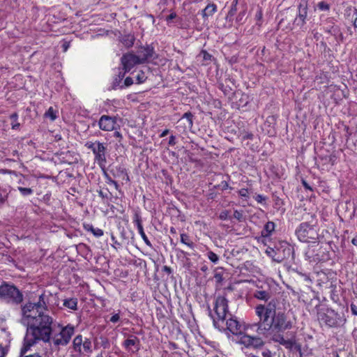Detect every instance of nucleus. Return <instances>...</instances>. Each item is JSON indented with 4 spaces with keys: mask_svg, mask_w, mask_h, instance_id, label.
Segmentation results:
<instances>
[{
    "mask_svg": "<svg viewBox=\"0 0 357 357\" xmlns=\"http://www.w3.org/2000/svg\"><path fill=\"white\" fill-rule=\"evenodd\" d=\"M277 301L271 299L266 304L257 305L255 307V313L259 318L257 324V332L264 337L270 336V339L276 343L291 349L294 341L286 339L283 335L287 330L293 327V322L287 315L282 312H276Z\"/></svg>",
    "mask_w": 357,
    "mask_h": 357,
    "instance_id": "nucleus-1",
    "label": "nucleus"
},
{
    "mask_svg": "<svg viewBox=\"0 0 357 357\" xmlns=\"http://www.w3.org/2000/svg\"><path fill=\"white\" fill-rule=\"evenodd\" d=\"M53 318L46 312L27 326L22 354L26 353L36 341L48 342L52 332Z\"/></svg>",
    "mask_w": 357,
    "mask_h": 357,
    "instance_id": "nucleus-2",
    "label": "nucleus"
},
{
    "mask_svg": "<svg viewBox=\"0 0 357 357\" xmlns=\"http://www.w3.org/2000/svg\"><path fill=\"white\" fill-rule=\"evenodd\" d=\"M47 309V298L45 294L39 296L37 302L28 301L21 305L20 322L28 326L36 319L43 314Z\"/></svg>",
    "mask_w": 357,
    "mask_h": 357,
    "instance_id": "nucleus-3",
    "label": "nucleus"
},
{
    "mask_svg": "<svg viewBox=\"0 0 357 357\" xmlns=\"http://www.w3.org/2000/svg\"><path fill=\"white\" fill-rule=\"evenodd\" d=\"M296 235L301 242L316 243L319 239L317 227L307 222H303L296 229Z\"/></svg>",
    "mask_w": 357,
    "mask_h": 357,
    "instance_id": "nucleus-4",
    "label": "nucleus"
},
{
    "mask_svg": "<svg viewBox=\"0 0 357 357\" xmlns=\"http://www.w3.org/2000/svg\"><path fill=\"white\" fill-rule=\"evenodd\" d=\"M85 146L91 149L94 155L95 161L102 169H105L107 163V146L99 141L87 142Z\"/></svg>",
    "mask_w": 357,
    "mask_h": 357,
    "instance_id": "nucleus-5",
    "label": "nucleus"
},
{
    "mask_svg": "<svg viewBox=\"0 0 357 357\" xmlns=\"http://www.w3.org/2000/svg\"><path fill=\"white\" fill-rule=\"evenodd\" d=\"M0 297L9 302L20 303L23 300V295L14 285L3 284L0 286Z\"/></svg>",
    "mask_w": 357,
    "mask_h": 357,
    "instance_id": "nucleus-6",
    "label": "nucleus"
},
{
    "mask_svg": "<svg viewBox=\"0 0 357 357\" xmlns=\"http://www.w3.org/2000/svg\"><path fill=\"white\" fill-rule=\"evenodd\" d=\"M214 311L216 317H213V324L216 326L219 321L223 322L228 314V301L223 296H218L215 298Z\"/></svg>",
    "mask_w": 357,
    "mask_h": 357,
    "instance_id": "nucleus-7",
    "label": "nucleus"
},
{
    "mask_svg": "<svg viewBox=\"0 0 357 357\" xmlns=\"http://www.w3.org/2000/svg\"><path fill=\"white\" fill-rule=\"evenodd\" d=\"M317 318L320 322L324 323L329 327H336L338 325V314L335 310L326 308L318 312Z\"/></svg>",
    "mask_w": 357,
    "mask_h": 357,
    "instance_id": "nucleus-8",
    "label": "nucleus"
},
{
    "mask_svg": "<svg viewBox=\"0 0 357 357\" xmlns=\"http://www.w3.org/2000/svg\"><path fill=\"white\" fill-rule=\"evenodd\" d=\"M75 333V327L68 324L63 327L59 333L56 334L53 337V342L55 345H66L70 340Z\"/></svg>",
    "mask_w": 357,
    "mask_h": 357,
    "instance_id": "nucleus-9",
    "label": "nucleus"
},
{
    "mask_svg": "<svg viewBox=\"0 0 357 357\" xmlns=\"http://www.w3.org/2000/svg\"><path fill=\"white\" fill-rule=\"evenodd\" d=\"M116 116L102 115L98 121L99 128L103 131H113L119 128Z\"/></svg>",
    "mask_w": 357,
    "mask_h": 357,
    "instance_id": "nucleus-10",
    "label": "nucleus"
},
{
    "mask_svg": "<svg viewBox=\"0 0 357 357\" xmlns=\"http://www.w3.org/2000/svg\"><path fill=\"white\" fill-rule=\"evenodd\" d=\"M240 343L246 347H252L254 349H259L265 344L264 341L260 337L249 335H243L241 337Z\"/></svg>",
    "mask_w": 357,
    "mask_h": 357,
    "instance_id": "nucleus-11",
    "label": "nucleus"
},
{
    "mask_svg": "<svg viewBox=\"0 0 357 357\" xmlns=\"http://www.w3.org/2000/svg\"><path fill=\"white\" fill-rule=\"evenodd\" d=\"M121 61L125 73L129 72L136 65L141 64L138 59L135 56V54L132 53L124 54L121 57Z\"/></svg>",
    "mask_w": 357,
    "mask_h": 357,
    "instance_id": "nucleus-12",
    "label": "nucleus"
},
{
    "mask_svg": "<svg viewBox=\"0 0 357 357\" xmlns=\"http://www.w3.org/2000/svg\"><path fill=\"white\" fill-rule=\"evenodd\" d=\"M154 54V49L151 45L141 47L138 51L137 54L135 55L137 59L139 61L140 63H146L149 59H151Z\"/></svg>",
    "mask_w": 357,
    "mask_h": 357,
    "instance_id": "nucleus-13",
    "label": "nucleus"
},
{
    "mask_svg": "<svg viewBox=\"0 0 357 357\" xmlns=\"http://www.w3.org/2000/svg\"><path fill=\"white\" fill-rule=\"evenodd\" d=\"M133 223L136 225L137 229L138 230L139 234H140L142 238L144 241L146 245L149 247H152V244L149 240L147 236L146 235L144 228L142 226V220L140 215V213L137 211L135 212L132 218Z\"/></svg>",
    "mask_w": 357,
    "mask_h": 357,
    "instance_id": "nucleus-14",
    "label": "nucleus"
},
{
    "mask_svg": "<svg viewBox=\"0 0 357 357\" xmlns=\"http://www.w3.org/2000/svg\"><path fill=\"white\" fill-rule=\"evenodd\" d=\"M307 15V6L305 2L301 3L298 6V14L295 19V23L300 26L305 24V20Z\"/></svg>",
    "mask_w": 357,
    "mask_h": 357,
    "instance_id": "nucleus-15",
    "label": "nucleus"
},
{
    "mask_svg": "<svg viewBox=\"0 0 357 357\" xmlns=\"http://www.w3.org/2000/svg\"><path fill=\"white\" fill-rule=\"evenodd\" d=\"M227 328L234 335H237L241 333V326L240 323L234 318H229L226 321Z\"/></svg>",
    "mask_w": 357,
    "mask_h": 357,
    "instance_id": "nucleus-16",
    "label": "nucleus"
},
{
    "mask_svg": "<svg viewBox=\"0 0 357 357\" xmlns=\"http://www.w3.org/2000/svg\"><path fill=\"white\" fill-rule=\"evenodd\" d=\"M138 344H139V340L136 337H132V338L127 339L123 342L124 347L128 351H134L132 349V347H135V351H137L139 349Z\"/></svg>",
    "mask_w": 357,
    "mask_h": 357,
    "instance_id": "nucleus-17",
    "label": "nucleus"
},
{
    "mask_svg": "<svg viewBox=\"0 0 357 357\" xmlns=\"http://www.w3.org/2000/svg\"><path fill=\"white\" fill-rule=\"evenodd\" d=\"M325 31L334 36L337 40H342L343 36L338 26H331L330 28L325 29Z\"/></svg>",
    "mask_w": 357,
    "mask_h": 357,
    "instance_id": "nucleus-18",
    "label": "nucleus"
},
{
    "mask_svg": "<svg viewBox=\"0 0 357 357\" xmlns=\"http://www.w3.org/2000/svg\"><path fill=\"white\" fill-rule=\"evenodd\" d=\"M275 223L271 221H268L264 227V229L261 231V235L264 237H268L270 236L273 231L275 230Z\"/></svg>",
    "mask_w": 357,
    "mask_h": 357,
    "instance_id": "nucleus-19",
    "label": "nucleus"
},
{
    "mask_svg": "<svg viewBox=\"0 0 357 357\" xmlns=\"http://www.w3.org/2000/svg\"><path fill=\"white\" fill-rule=\"evenodd\" d=\"M78 301L76 298H69L63 301V306L71 310H77Z\"/></svg>",
    "mask_w": 357,
    "mask_h": 357,
    "instance_id": "nucleus-20",
    "label": "nucleus"
},
{
    "mask_svg": "<svg viewBox=\"0 0 357 357\" xmlns=\"http://www.w3.org/2000/svg\"><path fill=\"white\" fill-rule=\"evenodd\" d=\"M254 296L257 299L266 301L271 298V293L265 290H257Z\"/></svg>",
    "mask_w": 357,
    "mask_h": 357,
    "instance_id": "nucleus-21",
    "label": "nucleus"
},
{
    "mask_svg": "<svg viewBox=\"0 0 357 357\" xmlns=\"http://www.w3.org/2000/svg\"><path fill=\"white\" fill-rule=\"evenodd\" d=\"M217 10V6L214 3H209L202 11L204 17H208L213 15Z\"/></svg>",
    "mask_w": 357,
    "mask_h": 357,
    "instance_id": "nucleus-22",
    "label": "nucleus"
},
{
    "mask_svg": "<svg viewBox=\"0 0 357 357\" xmlns=\"http://www.w3.org/2000/svg\"><path fill=\"white\" fill-rule=\"evenodd\" d=\"M83 341L84 340L82 339V336L80 335H77L73 340V349L76 352H78L79 354L81 352Z\"/></svg>",
    "mask_w": 357,
    "mask_h": 357,
    "instance_id": "nucleus-23",
    "label": "nucleus"
},
{
    "mask_svg": "<svg viewBox=\"0 0 357 357\" xmlns=\"http://www.w3.org/2000/svg\"><path fill=\"white\" fill-rule=\"evenodd\" d=\"M181 242L183 244L187 245L190 249L195 248L194 243L190 240L189 236L186 234H181Z\"/></svg>",
    "mask_w": 357,
    "mask_h": 357,
    "instance_id": "nucleus-24",
    "label": "nucleus"
},
{
    "mask_svg": "<svg viewBox=\"0 0 357 357\" xmlns=\"http://www.w3.org/2000/svg\"><path fill=\"white\" fill-rule=\"evenodd\" d=\"M121 42L127 47H132L135 42V37L130 34L126 35L122 37Z\"/></svg>",
    "mask_w": 357,
    "mask_h": 357,
    "instance_id": "nucleus-25",
    "label": "nucleus"
},
{
    "mask_svg": "<svg viewBox=\"0 0 357 357\" xmlns=\"http://www.w3.org/2000/svg\"><path fill=\"white\" fill-rule=\"evenodd\" d=\"M81 352L79 354H84L89 353L91 351V342L89 340L85 339L82 342V347L81 348Z\"/></svg>",
    "mask_w": 357,
    "mask_h": 357,
    "instance_id": "nucleus-26",
    "label": "nucleus"
},
{
    "mask_svg": "<svg viewBox=\"0 0 357 357\" xmlns=\"http://www.w3.org/2000/svg\"><path fill=\"white\" fill-rule=\"evenodd\" d=\"M10 119L12 121L11 122V128L13 130H17L20 124L17 122L18 120V114L17 113H13L10 116Z\"/></svg>",
    "mask_w": 357,
    "mask_h": 357,
    "instance_id": "nucleus-27",
    "label": "nucleus"
},
{
    "mask_svg": "<svg viewBox=\"0 0 357 357\" xmlns=\"http://www.w3.org/2000/svg\"><path fill=\"white\" fill-rule=\"evenodd\" d=\"M8 190L7 189H0V206L7 200Z\"/></svg>",
    "mask_w": 357,
    "mask_h": 357,
    "instance_id": "nucleus-28",
    "label": "nucleus"
},
{
    "mask_svg": "<svg viewBox=\"0 0 357 357\" xmlns=\"http://www.w3.org/2000/svg\"><path fill=\"white\" fill-rule=\"evenodd\" d=\"M231 217L237 220L238 222H243L245 220L244 213L243 211L235 210L234 211L233 216Z\"/></svg>",
    "mask_w": 357,
    "mask_h": 357,
    "instance_id": "nucleus-29",
    "label": "nucleus"
},
{
    "mask_svg": "<svg viewBox=\"0 0 357 357\" xmlns=\"http://www.w3.org/2000/svg\"><path fill=\"white\" fill-rule=\"evenodd\" d=\"M219 218L221 220H231L232 217L230 215V213H229V211L224 210V211L220 212V213L219 215Z\"/></svg>",
    "mask_w": 357,
    "mask_h": 357,
    "instance_id": "nucleus-30",
    "label": "nucleus"
},
{
    "mask_svg": "<svg viewBox=\"0 0 357 357\" xmlns=\"http://www.w3.org/2000/svg\"><path fill=\"white\" fill-rule=\"evenodd\" d=\"M208 259L214 264H217L219 261L218 256L213 252L209 251L206 254Z\"/></svg>",
    "mask_w": 357,
    "mask_h": 357,
    "instance_id": "nucleus-31",
    "label": "nucleus"
},
{
    "mask_svg": "<svg viewBox=\"0 0 357 357\" xmlns=\"http://www.w3.org/2000/svg\"><path fill=\"white\" fill-rule=\"evenodd\" d=\"M146 79V76L143 71H139L136 75V81L137 84H142Z\"/></svg>",
    "mask_w": 357,
    "mask_h": 357,
    "instance_id": "nucleus-32",
    "label": "nucleus"
},
{
    "mask_svg": "<svg viewBox=\"0 0 357 357\" xmlns=\"http://www.w3.org/2000/svg\"><path fill=\"white\" fill-rule=\"evenodd\" d=\"M192 114L191 112H185L181 117V119H186L187 121H188V127H192V125H193V121H192Z\"/></svg>",
    "mask_w": 357,
    "mask_h": 357,
    "instance_id": "nucleus-33",
    "label": "nucleus"
},
{
    "mask_svg": "<svg viewBox=\"0 0 357 357\" xmlns=\"http://www.w3.org/2000/svg\"><path fill=\"white\" fill-rule=\"evenodd\" d=\"M239 196L242 198H245V200H248L250 198V192L247 188H241L238 191Z\"/></svg>",
    "mask_w": 357,
    "mask_h": 357,
    "instance_id": "nucleus-34",
    "label": "nucleus"
},
{
    "mask_svg": "<svg viewBox=\"0 0 357 357\" xmlns=\"http://www.w3.org/2000/svg\"><path fill=\"white\" fill-rule=\"evenodd\" d=\"M306 256L309 259H312V260L314 261H321V260L324 259L319 255H313L312 253L311 252L310 249H308V250L306 252Z\"/></svg>",
    "mask_w": 357,
    "mask_h": 357,
    "instance_id": "nucleus-35",
    "label": "nucleus"
},
{
    "mask_svg": "<svg viewBox=\"0 0 357 357\" xmlns=\"http://www.w3.org/2000/svg\"><path fill=\"white\" fill-rule=\"evenodd\" d=\"M45 116L50 118L52 121H54L56 119V112L52 107H50L45 112Z\"/></svg>",
    "mask_w": 357,
    "mask_h": 357,
    "instance_id": "nucleus-36",
    "label": "nucleus"
},
{
    "mask_svg": "<svg viewBox=\"0 0 357 357\" xmlns=\"http://www.w3.org/2000/svg\"><path fill=\"white\" fill-rule=\"evenodd\" d=\"M17 189L23 196H28L33 193V190L29 188L18 187Z\"/></svg>",
    "mask_w": 357,
    "mask_h": 357,
    "instance_id": "nucleus-37",
    "label": "nucleus"
},
{
    "mask_svg": "<svg viewBox=\"0 0 357 357\" xmlns=\"http://www.w3.org/2000/svg\"><path fill=\"white\" fill-rule=\"evenodd\" d=\"M261 354L262 357H275V352H273L270 349L265 348L261 351Z\"/></svg>",
    "mask_w": 357,
    "mask_h": 357,
    "instance_id": "nucleus-38",
    "label": "nucleus"
},
{
    "mask_svg": "<svg viewBox=\"0 0 357 357\" xmlns=\"http://www.w3.org/2000/svg\"><path fill=\"white\" fill-rule=\"evenodd\" d=\"M317 7L319 8V9L321 10H328L330 8L329 5L325 3L324 1L319 2L317 4Z\"/></svg>",
    "mask_w": 357,
    "mask_h": 357,
    "instance_id": "nucleus-39",
    "label": "nucleus"
},
{
    "mask_svg": "<svg viewBox=\"0 0 357 357\" xmlns=\"http://www.w3.org/2000/svg\"><path fill=\"white\" fill-rule=\"evenodd\" d=\"M214 278L217 283L220 284L224 280L223 274L220 272H216L214 275Z\"/></svg>",
    "mask_w": 357,
    "mask_h": 357,
    "instance_id": "nucleus-40",
    "label": "nucleus"
},
{
    "mask_svg": "<svg viewBox=\"0 0 357 357\" xmlns=\"http://www.w3.org/2000/svg\"><path fill=\"white\" fill-rule=\"evenodd\" d=\"M199 56H202L203 60L204 61H210L211 59V55L205 50H202L200 52Z\"/></svg>",
    "mask_w": 357,
    "mask_h": 357,
    "instance_id": "nucleus-41",
    "label": "nucleus"
},
{
    "mask_svg": "<svg viewBox=\"0 0 357 357\" xmlns=\"http://www.w3.org/2000/svg\"><path fill=\"white\" fill-rule=\"evenodd\" d=\"M91 233L96 236V237H100L103 235L104 232L102 231V229H99V228H94L93 229V231H91Z\"/></svg>",
    "mask_w": 357,
    "mask_h": 357,
    "instance_id": "nucleus-42",
    "label": "nucleus"
},
{
    "mask_svg": "<svg viewBox=\"0 0 357 357\" xmlns=\"http://www.w3.org/2000/svg\"><path fill=\"white\" fill-rule=\"evenodd\" d=\"M119 319H120L119 313H116L111 317L109 321L112 323H116L119 321Z\"/></svg>",
    "mask_w": 357,
    "mask_h": 357,
    "instance_id": "nucleus-43",
    "label": "nucleus"
},
{
    "mask_svg": "<svg viewBox=\"0 0 357 357\" xmlns=\"http://www.w3.org/2000/svg\"><path fill=\"white\" fill-rule=\"evenodd\" d=\"M134 83L132 78L128 77L125 79L124 81V86H130Z\"/></svg>",
    "mask_w": 357,
    "mask_h": 357,
    "instance_id": "nucleus-44",
    "label": "nucleus"
},
{
    "mask_svg": "<svg viewBox=\"0 0 357 357\" xmlns=\"http://www.w3.org/2000/svg\"><path fill=\"white\" fill-rule=\"evenodd\" d=\"M255 200L258 203H262L263 202H264L266 200V197L262 195H257L255 197Z\"/></svg>",
    "mask_w": 357,
    "mask_h": 357,
    "instance_id": "nucleus-45",
    "label": "nucleus"
},
{
    "mask_svg": "<svg viewBox=\"0 0 357 357\" xmlns=\"http://www.w3.org/2000/svg\"><path fill=\"white\" fill-rule=\"evenodd\" d=\"M121 82H119V78H118V77L115 78V79H114V82H113V87H114V89H116V87H119V86L120 88H123V86L121 85Z\"/></svg>",
    "mask_w": 357,
    "mask_h": 357,
    "instance_id": "nucleus-46",
    "label": "nucleus"
},
{
    "mask_svg": "<svg viewBox=\"0 0 357 357\" xmlns=\"http://www.w3.org/2000/svg\"><path fill=\"white\" fill-rule=\"evenodd\" d=\"M176 137H175V136L171 135L169 137V142H168L169 145V146H174L176 144Z\"/></svg>",
    "mask_w": 357,
    "mask_h": 357,
    "instance_id": "nucleus-47",
    "label": "nucleus"
},
{
    "mask_svg": "<svg viewBox=\"0 0 357 357\" xmlns=\"http://www.w3.org/2000/svg\"><path fill=\"white\" fill-rule=\"evenodd\" d=\"M0 174H15V172L12 170L6 169H0Z\"/></svg>",
    "mask_w": 357,
    "mask_h": 357,
    "instance_id": "nucleus-48",
    "label": "nucleus"
},
{
    "mask_svg": "<svg viewBox=\"0 0 357 357\" xmlns=\"http://www.w3.org/2000/svg\"><path fill=\"white\" fill-rule=\"evenodd\" d=\"M114 136L116 138L119 139V142L122 139L123 137H122V135L121 133L117 130V129L116 130H114Z\"/></svg>",
    "mask_w": 357,
    "mask_h": 357,
    "instance_id": "nucleus-49",
    "label": "nucleus"
},
{
    "mask_svg": "<svg viewBox=\"0 0 357 357\" xmlns=\"http://www.w3.org/2000/svg\"><path fill=\"white\" fill-rule=\"evenodd\" d=\"M176 17V13H172L169 15H168L166 18V20L167 22H169L170 20L174 19Z\"/></svg>",
    "mask_w": 357,
    "mask_h": 357,
    "instance_id": "nucleus-50",
    "label": "nucleus"
},
{
    "mask_svg": "<svg viewBox=\"0 0 357 357\" xmlns=\"http://www.w3.org/2000/svg\"><path fill=\"white\" fill-rule=\"evenodd\" d=\"M95 227L92 225H84V229L86 230V231H92L93 229H94Z\"/></svg>",
    "mask_w": 357,
    "mask_h": 357,
    "instance_id": "nucleus-51",
    "label": "nucleus"
},
{
    "mask_svg": "<svg viewBox=\"0 0 357 357\" xmlns=\"http://www.w3.org/2000/svg\"><path fill=\"white\" fill-rule=\"evenodd\" d=\"M163 271L166 272L168 274L172 273V268L169 266H165L162 268Z\"/></svg>",
    "mask_w": 357,
    "mask_h": 357,
    "instance_id": "nucleus-52",
    "label": "nucleus"
},
{
    "mask_svg": "<svg viewBox=\"0 0 357 357\" xmlns=\"http://www.w3.org/2000/svg\"><path fill=\"white\" fill-rule=\"evenodd\" d=\"M112 104L114 105H117V106H121L122 105V102L119 100H112Z\"/></svg>",
    "mask_w": 357,
    "mask_h": 357,
    "instance_id": "nucleus-53",
    "label": "nucleus"
},
{
    "mask_svg": "<svg viewBox=\"0 0 357 357\" xmlns=\"http://www.w3.org/2000/svg\"><path fill=\"white\" fill-rule=\"evenodd\" d=\"M125 74H126L125 71L123 73H121V72L119 73V74L117 77L119 78V82L122 81V79H123V77L125 76Z\"/></svg>",
    "mask_w": 357,
    "mask_h": 357,
    "instance_id": "nucleus-54",
    "label": "nucleus"
},
{
    "mask_svg": "<svg viewBox=\"0 0 357 357\" xmlns=\"http://www.w3.org/2000/svg\"><path fill=\"white\" fill-rule=\"evenodd\" d=\"M302 183L305 189L312 190L311 187L307 184V183L305 181H303Z\"/></svg>",
    "mask_w": 357,
    "mask_h": 357,
    "instance_id": "nucleus-55",
    "label": "nucleus"
},
{
    "mask_svg": "<svg viewBox=\"0 0 357 357\" xmlns=\"http://www.w3.org/2000/svg\"><path fill=\"white\" fill-rule=\"evenodd\" d=\"M221 185L223 190H226L229 188V185L226 181H222Z\"/></svg>",
    "mask_w": 357,
    "mask_h": 357,
    "instance_id": "nucleus-56",
    "label": "nucleus"
},
{
    "mask_svg": "<svg viewBox=\"0 0 357 357\" xmlns=\"http://www.w3.org/2000/svg\"><path fill=\"white\" fill-rule=\"evenodd\" d=\"M168 133H169V130L168 129H165V130H163L162 132V133L160 134V137H165Z\"/></svg>",
    "mask_w": 357,
    "mask_h": 357,
    "instance_id": "nucleus-57",
    "label": "nucleus"
},
{
    "mask_svg": "<svg viewBox=\"0 0 357 357\" xmlns=\"http://www.w3.org/2000/svg\"><path fill=\"white\" fill-rule=\"evenodd\" d=\"M5 351L2 346L0 345V357H4Z\"/></svg>",
    "mask_w": 357,
    "mask_h": 357,
    "instance_id": "nucleus-58",
    "label": "nucleus"
},
{
    "mask_svg": "<svg viewBox=\"0 0 357 357\" xmlns=\"http://www.w3.org/2000/svg\"><path fill=\"white\" fill-rule=\"evenodd\" d=\"M24 354H22V352L20 351V354H21V356L20 357H23V355ZM24 357H41L40 356L38 355V354H33V355H30V356H24Z\"/></svg>",
    "mask_w": 357,
    "mask_h": 357,
    "instance_id": "nucleus-59",
    "label": "nucleus"
},
{
    "mask_svg": "<svg viewBox=\"0 0 357 357\" xmlns=\"http://www.w3.org/2000/svg\"><path fill=\"white\" fill-rule=\"evenodd\" d=\"M351 243L353 245L357 246V236L353 238V239L351 240Z\"/></svg>",
    "mask_w": 357,
    "mask_h": 357,
    "instance_id": "nucleus-60",
    "label": "nucleus"
},
{
    "mask_svg": "<svg viewBox=\"0 0 357 357\" xmlns=\"http://www.w3.org/2000/svg\"><path fill=\"white\" fill-rule=\"evenodd\" d=\"M351 311L354 314L357 315V311L355 306H351Z\"/></svg>",
    "mask_w": 357,
    "mask_h": 357,
    "instance_id": "nucleus-61",
    "label": "nucleus"
},
{
    "mask_svg": "<svg viewBox=\"0 0 357 357\" xmlns=\"http://www.w3.org/2000/svg\"><path fill=\"white\" fill-rule=\"evenodd\" d=\"M282 259H283L282 258H280V257H277V258H274V260H275V261H277V262H279V263H280V262H281V261H282Z\"/></svg>",
    "mask_w": 357,
    "mask_h": 357,
    "instance_id": "nucleus-62",
    "label": "nucleus"
},
{
    "mask_svg": "<svg viewBox=\"0 0 357 357\" xmlns=\"http://www.w3.org/2000/svg\"><path fill=\"white\" fill-rule=\"evenodd\" d=\"M170 232H171L172 234H176V229H175V228H174V227H171V228H170Z\"/></svg>",
    "mask_w": 357,
    "mask_h": 357,
    "instance_id": "nucleus-63",
    "label": "nucleus"
},
{
    "mask_svg": "<svg viewBox=\"0 0 357 357\" xmlns=\"http://www.w3.org/2000/svg\"><path fill=\"white\" fill-rule=\"evenodd\" d=\"M354 27L357 28V17L355 18L354 21Z\"/></svg>",
    "mask_w": 357,
    "mask_h": 357,
    "instance_id": "nucleus-64",
    "label": "nucleus"
}]
</instances>
